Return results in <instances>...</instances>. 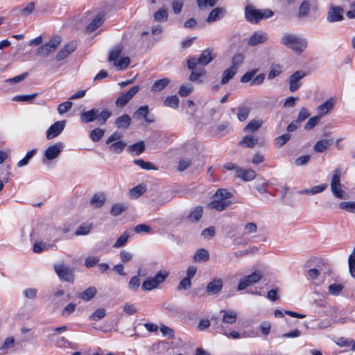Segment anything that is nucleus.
<instances>
[{
    "label": "nucleus",
    "mask_w": 355,
    "mask_h": 355,
    "mask_svg": "<svg viewBox=\"0 0 355 355\" xmlns=\"http://www.w3.org/2000/svg\"><path fill=\"white\" fill-rule=\"evenodd\" d=\"M231 198L232 193L226 189H218L212 196V200L208 204V207L218 211H223L232 204V202L230 200Z\"/></svg>",
    "instance_id": "obj_1"
},
{
    "label": "nucleus",
    "mask_w": 355,
    "mask_h": 355,
    "mask_svg": "<svg viewBox=\"0 0 355 355\" xmlns=\"http://www.w3.org/2000/svg\"><path fill=\"white\" fill-rule=\"evenodd\" d=\"M112 116V112L107 109L99 112L97 109H92L90 110L83 112L80 114V120L82 122L88 123L98 119L99 125H103L106 123L107 120Z\"/></svg>",
    "instance_id": "obj_2"
},
{
    "label": "nucleus",
    "mask_w": 355,
    "mask_h": 355,
    "mask_svg": "<svg viewBox=\"0 0 355 355\" xmlns=\"http://www.w3.org/2000/svg\"><path fill=\"white\" fill-rule=\"evenodd\" d=\"M281 43L298 53L303 52L307 46V41L305 39L291 33L284 34Z\"/></svg>",
    "instance_id": "obj_3"
},
{
    "label": "nucleus",
    "mask_w": 355,
    "mask_h": 355,
    "mask_svg": "<svg viewBox=\"0 0 355 355\" xmlns=\"http://www.w3.org/2000/svg\"><path fill=\"white\" fill-rule=\"evenodd\" d=\"M274 13L269 9L257 10L250 5L245 7V16L246 19L251 23H258L260 20L268 19L273 16Z\"/></svg>",
    "instance_id": "obj_4"
},
{
    "label": "nucleus",
    "mask_w": 355,
    "mask_h": 355,
    "mask_svg": "<svg viewBox=\"0 0 355 355\" xmlns=\"http://www.w3.org/2000/svg\"><path fill=\"white\" fill-rule=\"evenodd\" d=\"M215 58L213 55L212 50L207 49L204 50L200 55L198 58L191 57L187 59V65L190 70L195 69L197 64L206 66L210 63Z\"/></svg>",
    "instance_id": "obj_5"
},
{
    "label": "nucleus",
    "mask_w": 355,
    "mask_h": 355,
    "mask_svg": "<svg viewBox=\"0 0 355 355\" xmlns=\"http://www.w3.org/2000/svg\"><path fill=\"white\" fill-rule=\"evenodd\" d=\"M169 272L165 270L158 271L154 277L147 278L142 284L141 288L146 291H150L157 288L159 285L163 283Z\"/></svg>",
    "instance_id": "obj_6"
},
{
    "label": "nucleus",
    "mask_w": 355,
    "mask_h": 355,
    "mask_svg": "<svg viewBox=\"0 0 355 355\" xmlns=\"http://www.w3.org/2000/svg\"><path fill=\"white\" fill-rule=\"evenodd\" d=\"M340 171L339 169H336L334 171L331 181V190L333 195L339 199L345 200L349 198V195L342 189L340 183Z\"/></svg>",
    "instance_id": "obj_7"
},
{
    "label": "nucleus",
    "mask_w": 355,
    "mask_h": 355,
    "mask_svg": "<svg viewBox=\"0 0 355 355\" xmlns=\"http://www.w3.org/2000/svg\"><path fill=\"white\" fill-rule=\"evenodd\" d=\"M54 270L59 278L70 283L74 282V269L64 264L54 265Z\"/></svg>",
    "instance_id": "obj_8"
},
{
    "label": "nucleus",
    "mask_w": 355,
    "mask_h": 355,
    "mask_svg": "<svg viewBox=\"0 0 355 355\" xmlns=\"http://www.w3.org/2000/svg\"><path fill=\"white\" fill-rule=\"evenodd\" d=\"M140 89L139 85H135L128 91L121 93V94L116 98L115 105L117 107H124L138 93Z\"/></svg>",
    "instance_id": "obj_9"
},
{
    "label": "nucleus",
    "mask_w": 355,
    "mask_h": 355,
    "mask_svg": "<svg viewBox=\"0 0 355 355\" xmlns=\"http://www.w3.org/2000/svg\"><path fill=\"white\" fill-rule=\"evenodd\" d=\"M262 278V275L259 271H255L252 274L244 277L241 279L238 284L237 290L243 291L247 287L258 282Z\"/></svg>",
    "instance_id": "obj_10"
},
{
    "label": "nucleus",
    "mask_w": 355,
    "mask_h": 355,
    "mask_svg": "<svg viewBox=\"0 0 355 355\" xmlns=\"http://www.w3.org/2000/svg\"><path fill=\"white\" fill-rule=\"evenodd\" d=\"M60 42L61 39L60 37H53L49 42L39 47L37 53L40 56H47L56 49Z\"/></svg>",
    "instance_id": "obj_11"
},
{
    "label": "nucleus",
    "mask_w": 355,
    "mask_h": 355,
    "mask_svg": "<svg viewBox=\"0 0 355 355\" xmlns=\"http://www.w3.org/2000/svg\"><path fill=\"white\" fill-rule=\"evenodd\" d=\"M344 10L340 6H331L327 12V20L330 23L343 21Z\"/></svg>",
    "instance_id": "obj_12"
},
{
    "label": "nucleus",
    "mask_w": 355,
    "mask_h": 355,
    "mask_svg": "<svg viewBox=\"0 0 355 355\" xmlns=\"http://www.w3.org/2000/svg\"><path fill=\"white\" fill-rule=\"evenodd\" d=\"M306 73L303 71H297L288 79L289 90L291 92L297 91L301 86L300 80L305 77Z\"/></svg>",
    "instance_id": "obj_13"
},
{
    "label": "nucleus",
    "mask_w": 355,
    "mask_h": 355,
    "mask_svg": "<svg viewBox=\"0 0 355 355\" xmlns=\"http://www.w3.org/2000/svg\"><path fill=\"white\" fill-rule=\"evenodd\" d=\"M268 40V36L266 32L256 31L249 37L247 44L249 46H254L266 43Z\"/></svg>",
    "instance_id": "obj_14"
},
{
    "label": "nucleus",
    "mask_w": 355,
    "mask_h": 355,
    "mask_svg": "<svg viewBox=\"0 0 355 355\" xmlns=\"http://www.w3.org/2000/svg\"><path fill=\"white\" fill-rule=\"evenodd\" d=\"M65 121H59L51 125L46 131V138L51 139L58 136L65 127Z\"/></svg>",
    "instance_id": "obj_15"
},
{
    "label": "nucleus",
    "mask_w": 355,
    "mask_h": 355,
    "mask_svg": "<svg viewBox=\"0 0 355 355\" xmlns=\"http://www.w3.org/2000/svg\"><path fill=\"white\" fill-rule=\"evenodd\" d=\"M223 286V280L220 278H216L208 283L206 287V292L211 295H216L222 290Z\"/></svg>",
    "instance_id": "obj_16"
},
{
    "label": "nucleus",
    "mask_w": 355,
    "mask_h": 355,
    "mask_svg": "<svg viewBox=\"0 0 355 355\" xmlns=\"http://www.w3.org/2000/svg\"><path fill=\"white\" fill-rule=\"evenodd\" d=\"M226 13L227 10L225 8L217 7L210 12L206 21L208 23H213L214 21L220 20L225 17Z\"/></svg>",
    "instance_id": "obj_17"
},
{
    "label": "nucleus",
    "mask_w": 355,
    "mask_h": 355,
    "mask_svg": "<svg viewBox=\"0 0 355 355\" xmlns=\"http://www.w3.org/2000/svg\"><path fill=\"white\" fill-rule=\"evenodd\" d=\"M220 314L222 315V322L229 324H234L238 318L237 313L231 309L220 310Z\"/></svg>",
    "instance_id": "obj_18"
},
{
    "label": "nucleus",
    "mask_w": 355,
    "mask_h": 355,
    "mask_svg": "<svg viewBox=\"0 0 355 355\" xmlns=\"http://www.w3.org/2000/svg\"><path fill=\"white\" fill-rule=\"evenodd\" d=\"M62 145L60 143L50 146L45 151V157L46 159L52 160L55 159L61 153Z\"/></svg>",
    "instance_id": "obj_19"
},
{
    "label": "nucleus",
    "mask_w": 355,
    "mask_h": 355,
    "mask_svg": "<svg viewBox=\"0 0 355 355\" xmlns=\"http://www.w3.org/2000/svg\"><path fill=\"white\" fill-rule=\"evenodd\" d=\"M236 176L243 181H251L256 178V172L252 169L244 170L240 167Z\"/></svg>",
    "instance_id": "obj_20"
},
{
    "label": "nucleus",
    "mask_w": 355,
    "mask_h": 355,
    "mask_svg": "<svg viewBox=\"0 0 355 355\" xmlns=\"http://www.w3.org/2000/svg\"><path fill=\"white\" fill-rule=\"evenodd\" d=\"M97 290L94 286H90L83 292L77 294V297L87 302L92 300L96 294Z\"/></svg>",
    "instance_id": "obj_21"
},
{
    "label": "nucleus",
    "mask_w": 355,
    "mask_h": 355,
    "mask_svg": "<svg viewBox=\"0 0 355 355\" xmlns=\"http://www.w3.org/2000/svg\"><path fill=\"white\" fill-rule=\"evenodd\" d=\"M114 123L118 128L127 129L131 123V118L129 115L124 114L122 116L117 117L115 119Z\"/></svg>",
    "instance_id": "obj_22"
},
{
    "label": "nucleus",
    "mask_w": 355,
    "mask_h": 355,
    "mask_svg": "<svg viewBox=\"0 0 355 355\" xmlns=\"http://www.w3.org/2000/svg\"><path fill=\"white\" fill-rule=\"evenodd\" d=\"M202 207L200 206H197L190 212L187 218L191 223H197L202 218Z\"/></svg>",
    "instance_id": "obj_23"
},
{
    "label": "nucleus",
    "mask_w": 355,
    "mask_h": 355,
    "mask_svg": "<svg viewBox=\"0 0 355 355\" xmlns=\"http://www.w3.org/2000/svg\"><path fill=\"white\" fill-rule=\"evenodd\" d=\"M170 79L164 78L155 81L151 87V91L153 92H158L164 89L169 83Z\"/></svg>",
    "instance_id": "obj_24"
},
{
    "label": "nucleus",
    "mask_w": 355,
    "mask_h": 355,
    "mask_svg": "<svg viewBox=\"0 0 355 355\" xmlns=\"http://www.w3.org/2000/svg\"><path fill=\"white\" fill-rule=\"evenodd\" d=\"M103 21V16L100 15H97L87 26V31L88 33L94 32L97 28L102 25Z\"/></svg>",
    "instance_id": "obj_25"
},
{
    "label": "nucleus",
    "mask_w": 355,
    "mask_h": 355,
    "mask_svg": "<svg viewBox=\"0 0 355 355\" xmlns=\"http://www.w3.org/2000/svg\"><path fill=\"white\" fill-rule=\"evenodd\" d=\"M331 144L332 139H322L315 143L313 149L316 153H322Z\"/></svg>",
    "instance_id": "obj_26"
},
{
    "label": "nucleus",
    "mask_w": 355,
    "mask_h": 355,
    "mask_svg": "<svg viewBox=\"0 0 355 355\" xmlns=\"http://www.w3.org/2000/svg\"><path fill=\"white\" fill-rule=\"evenodd\" d=\"M105 202V197L103 193H96L90 200V204L95 208L102 207Z\"/></svg>",
    "instance_id": "obj_27"
},
{
    "label": "nucleus",
    "mask_w": 355,
    "mask_h": 355,
    "mask_svg": "<svg viewBox=\"0 0 355 355\" xmlns=\"http://www.w3.org/2000/svg\"><path fill=\"white\" fill-rule=\"evenodd\" d=\"M209 259V254L208 251L205 249H198L194 256L193 260L199 262H205L208 261Z\"/></svg>",
    "instance_id": "obj_28"
},
{
    "label": "nucleus",
    "mask_w": 355,
    "mask_h": 355,
    "mask_svg": "<svg viewBox=\"0 0 355 355\" xmlns=\"http://www.w3.org/2000/svg\"><path fill=\"white\" fill-rule=\"evenodd\" d=\"M327 187V184H322L317 186H314L311 189L300 191L299 193L301 194H311L314 195L324 191Z\"/></svg>",
    "instance_id": "obj_29"
},
{
    "label": "nucleus",
    "mask_w": 355,
    "mask_h": 355,
    "mask_svg": "<svg viewBox=\"0 0 355 355\" xmlns=\"http://www.w3.org/2000/svg\"><path fill=\"white\" fill-rule=\"evenodd\" d=\"M236 70L234 69H232L231 67L225 69L223 74H222V78L220 80L221 85H225L227 84L230 80H231L236 73Z\"/></svg>",
    "instance_id": "obj_30"
},
{
    "label": "nucleus",
    "mask_w": 355,
    "mask_h": 355,
    "mask_svg": "<svg viewBox=\"0 0 355 355\" xmlns=\"http://www.w3.org/2000/svg\"><path fill=\"white\" fill-rule=\"evenodd\" d=\"M206 73V71L203 68L196 67L195 69L192 70L191 73L189 76V80L192 82L202 83V80H198L200 77L203 76Z\"/></svg>",
    "instance_id": "obj_31"
},
{
    "label": "nucleus",
    "mask_w": 355,
    "mask_h": 355,
    "mask_svg": "<svg viewBox=\"0 0 355 355\" xmlns=\"http://www.w3.org/2000/svg\"><path fill=\"white\" fill-rule=\"evenodd\" d=\"M146 187L142 184H138L130 190V198L136 199L146 191Z\"/></svg>",
    "instance_id": "obj_32"
},
{
    "label": "nucleus",
    "mask_w": 355,
    "mask_h": 355,
    "mask_svg": "<svg viewBox=\"0 0 355 355\" xmlns=\"http://www.w3.org/2000/svg\"><path fill=\"white\" fill-rule=\"evenodd\" d=\"M257 139H255L252 136L247 135L242 139V140L239 142V144L246 148H253L257 144Z\"/></svg>",
    "instance_id": "obj_33"
},
{
    "label": "nucleus",
    "mask_w": 355,
    "mask_h": 355,
    "mask_svg": "<svg viewBox=\"0 0 355 355\" xmlns=\"http://www.w3.org/2000/svg\"><path fill=\"white\" fill-rule=\"evenodd\" d=\"M128 209V205L125 203H116L114 204L110 213L114 216H117L122 212Z\"/></svg>",
    "instance_id": "obj_34"
},
{
    "label": "nucleus",
    "mask_w": 355,
    "mask_h": 355,
    "mask_svg": "<svg viewBox=\"0 0 355 355\" xmlns=\"http://www.w3.org/2000/svg\"><path fill=\"white\" fill-rule=\"evenodd\" d=\"M125 146H126L125 142L119 141H116V142L112 144L110 146L109 149L113 153L119 154V153H121L123 150V149L125 148Z\"/></svg>",
    "instance_id": "obj_35"
},
{
    "label": "nucleus",
    "mask_w": 355,
    "mask_h": 355,
    "mask_svg": "<svg viewBox=\"0 0 355 355\" xmlns=\"http://www.w3.org/2000/svg\"><path fill=\"white\" fill-rule=\"evenodd\" d=\"M250 112V108L247 106H240L238 107L237 116L240 121H244L247 119Z\"/></svg>",
    "instance_id": "obj_36"
},
{
    "label": "nucleus",
    "mask_w": 355,
    "mask_h": 355,
    "mask_svg": "<svg viewBox=\"0 0 355 355\" xmlns=\"http://www.w3.org/2000/svg\"><path fill=\"white\" fill-rule=\"evenodd\" d=\"M164 105L165 106L176 109L178 107L179 98L176 95L168 96L165 99V101L164 102Z\"/></svg>",
    "instance_id": "obj_37"
},
{
    "label": "nucleus",
    "mask_w": 355,
    "mask_h": 355,
    "mask_svg": "<svg viewBox=\"0 0 355 355\" xmlns=\"http://www.w3.org/2000/svg\"><path fill=\"white\" fill-rule=\"evenodd\" d=\"M310 11V3L308 1H304L300 6L298 17L303 18L307 17Z\"/></svg>",
    "instance_id": "obj_38"
},
{
    "label": "nucleus",
    "mask_w": 355,
    "mask_h": 355,
    "mask_svg": "<svg viewBox=\"0 0 355 355\" xmlns=\"http://www.w3.org/2000/svg\"><path fill=\"white\" fill-rule=\"evenodd\" d=\"M334 103L332 101L328 100L318 107V112L320 113V116L324 115L333 107Z\"/></svg>",
    "instance_id": "obj_39"
},
{
    "label": "nucleus",
    "mask_w": 355,
    "mask_h": 355,
    "mask_svg": "<svg viewBox=\"0 0 355 355\" xmlns=\"http://www.w3.org/2000/svg\"><path fill=\"white\" fill-rule=\"evenodd\" d=\"M128 149L130 152L135 153V155H139L145 150V144L144 141H141L130 146Z\"/></svg>",
    "instance_id": "obj_40"
},
{
    "label": "nucleus",
    "mask_w": 355,
    "mask_h": 355,
    "mask_svg": "<svg viewBox=\"0 0 355 355\" xmlns=\"http://www.w3.org/2000/svg\"><path fill=\"white\" fill-rule=\"evenodd\" d=\"M105 134V130L101 128H95L90 132V138L94 142L101 139Z\"/></svg>",
    "instance_id": "obj_41"
},
{
    "label": "nucleus",
    "mask_w": 355,
    "mask_h": 355,
    "mask_svg": "<svg viewBox=\"0 0 355 355\" xmlns=\"http://www.w3.org/2000/svg\"><path fill=\"white\" fill-rule=\"evenodd\" d=\"M154 19L157 21H164L168 19V11L166 8H161L154 14Z\"/></svg>",
    "instance_id": "obj_42"
},
{
    "label": "nucleus",
    "mask_w": 355,
    "mask_h": 355,
    "mask_svg": "<svg viewBox=\"0 0 355 355\" xmlns=\"http://www.w3.org/2000/svg\"><path fill=\"white\" fill-rule=\"evenodd\" d=\"M321 116L317 115L310 118L304 125L305 130H310L314 128L320 122Z\"/></svg>",
    "instance_id": "obj_43"
},
{
    "label": "nucleus",
    "mask_w": 355,
    "mask_h": 355,
    "mask_svg": "<svg viewBox=\"0 0 355 355\" xmlns=\"http://www.w3.org/2000/svg\"><path fill=\"white\" fill-rule=\"evenodd\" d=\"M341 209L346 210L351 213H355V201H343L339 204Z\"/></svg>",
    "instance_id": "obj_44"
},
{
    "label": "nucleus",
    "mask_w": 355,
    "mask_h": 355,
    "mask_svg": "<svg viewBox=\"0 0 355 355\" xmlns=\"http://www.w3.org/2000/svg\"><path fill=\"white\" fill-rule=\"evenodd\" d=\"M149 109L148 105L139 107L135 112L134 115L137 119H144L148 116Z\"/></svg>",
    "instance_id": "obj_45"
},
{
    "label": "nucleus",
    "mask_w": 355,
    "mask_h": 355,
    "mask_svg": "<svg viewBox=\"0 0 355 355\" xmlns=\"http://www.w3.org/2000/svg\"><path fill=\"white\" fill-rule=\"evenodd\" d=\"M243 60L244 55L242 53H238L234 55L232 58V66L230 67L237 71L238 67L242 64Z\"/></svg>",
    "instance_id": "obj_46"
},
{
    "label": "nucleus",
    "mask_w": 355,
    "mask_h": 355,
    "mask_svg": "<svg viewBox=\"0 0 355 355\" xmlns=\"http://www.w3.org/2000/svg\"><path fill=\"white\" fill-rule=\"evenodd\" d=\"M37 152V150L36 149H33L32 150L28 152L26 155V156L22 159H21L19 162H18L17 163V166L18 167H22L24 166H26L28 164L30 159L35 155Z\"/></svg>",
    "instance_id": "obj_47"
},
{
    "label": "nucleus",
    "mask_w": 355,
    "mask_h": 355,
    "mask_svg": "<svg viewBox=\"0 0 355 355\" xmlns=\"http://www.w3.org/2000/svg\"><path fill=\"white\" fill-rule=\"evenodd\" d=\"M349 270L352 277L355 278V246L348 259Z\"/></svg>",
    "instance_id": "obj_48"
},
{
    "label": "nucleus",
    "mask_w": 355,
    "mask_h": 355,
    "mask_svg": "<svg viewBox=\"0 0 355 355\" xmlns=\"http://www.w3.org/2000/svg\"><path fill=\"white\" fill-rule=\"evenodd\" d=\"M261 125V122L259 121L252 120L245 127V131H249L251 132H254L257 130Z\"/></svg>",
    "instance_id": "obj_49"
},
{
    "label": "nucleus",
    "mask_w": 355,
    "mask_h": 355,
    "mask_svg": "<svg viewBox=\"0 0 355 355\" xmlns=\"http://www.w3.org/2000/svg\"><path fill=\"white\" fill-rule=\"evenodd\" d=\"M193 90V87L191 84L183 85L180 86L178 94L182 96H188Z\"/></svg>",
    "instance_id": "obj_50"
},
{
    "label": "nucleus",
    "mask_w": 355,
    "mask_h": 355,
    "mask_svg": "<svg viewBox=\"0 0 355 355\" xmlns=\"http://www.w3.org/2000/svg\"><path fill=\"white\" fill-rule=\"evenodd\" d=\"M133 162L136 165L139 166V167H141L143 169H146V170L155 169V166L152 163L148 162H145L144 160H143L141 159H135L133 161Z\"/></svg>",
    "instance_id": "obj_51"
},
{
    "label": "nucleus",
    "mask_w": 355,
    "mask_h": 355,
    "mask_svg": "<svg viewBox=\"0 0 355 355\" xmlns=\"http://www.w3.org/2000/svg\"><path fill=\"white\" fill-rule=\"evenodd\" d=\"M130 60L128 57H123L114 62V65L120 70H124L130 64Z\"/></svg>",
    "instance_id": "obj_52"
},
{
    "label": "nucleus",
    "mask_w": 355,
    "mask_h": 355,
    "mask_svg": "<svg viewBox=\"0 0 355 355\" xmlns=\"http://www.w3.org/2000/svg\"><path fill=\"white\" fill-rule=\"evenodd\" d=\"M121 51L122 48L119 46L113 48L109 54L108 60L110 62L115 61L120 56Z\"/></svg>",
    "instance_id": "obj_53"
},
{
    "label": "nucleus",
    "mask_w": 355,
    "mask_h": 355,
    "mask_svg": "<svg viewBox=\"0 0 355 355\" xmlns=\"http://www.w3.org/2000/svg\"><path fill=\"white\" fill-rule=\"evenodd\" d=\"M184 5L183 0H172L171 6L175 14H180Z\"/></svg>",
    "instance_id": "obj_54"
},
{
    "label": "nucleus",
    "mask_w": 355,
    "mask_h": 355,
    "mask_svg": "<svg viewBox=\"0 0 355 355\" xmlns=\"http://www.w3.org/2000/svg\"><path fill=\"white\" fill-rule=\"evenodd\" d=\"M344 288V286L341 284H333L329 286V293L333 295H338Z\"/></svg>",
    "instance_id": "obj_55"
},
{
    "label": "nucleus",
    "mask_w": 355,
    "mask_h": 355,
    "mask_svg": "<svg viewBox=\"0 0 355 355\" xmlns=\"http://www.w3.org/2000/svg\"><path fill=\"white\" fill-rule=\"evenodd\" d=\"M291 138L289 134H284L275 139V145L278 148L282 147Z\"/></svg>",
    "instance_id": "obj_56"
},
{
    "label": "nucleus",
    "mask_w": 355,
    "mask_h": 355,
    "mask_svg": "<svg viewBox=\"0 0 355 355\" xmlns=\"http://www.w3.org/2000/svg\"><path fill=\"white\" fill-rule=\"evenodd\" d=\"M72 105V103L69 101L62 103L58 107V112L60 114H63L71 108Z\"/></svg>",
    "instance_id": "obj_57"
},
{
    "label": "nucleus",
    "mask_w": 355,
    "mask_h": 355,
    "mask_svg": "<svg viewBox=\"0 0 355 355\" xmlns=\"http://www.w3.org/2000/svg\"><path fill=\"white\" fill-rule=\"evenodd\" d=\"M106 315V311L104 309H96L90 316L89 318L93 320H98L103 318Z\"/></svg>",
    "instance_id": "obj_58"
},
{
    "label": "nucleus",
    "mask_w": 355,
    "mask_h": 355,
    "mask_svg": "<svg viewBox=\"0 0 355 355\" xmlns=\"http://www.w3.org/2000/svg\"><path fill=\"white\" fill-rule=\"evenodd\" d=\"M139 286L140 280L137 276L132 277L128 283V288L133 291H137Z\"/></svg>",
    "instance_id": "obj_59"
},
{
    "label": "nucleus",
    "mask_w": 355,
    "mask_h": 355,
    "mask_svg": "<svg viewBox=\"0 0 355 355\" xmlns=\"http://www.w3.org/2000/svg\"><path fill=\"white\" fill-rule=\"evenodd\" d=\"M128 240V235L127 233H123L121 234L119 238L116 240V243L114 244L113 247L115 248H118L122 246H124Z\"/></svg>",
    "instance_id": "obj_60"
},
{
    "label": "nucleus",
    "mask_w": 355,
    "mask_h": 355,
    "mask_svg": "<svg viewBox=\"0 0 355 355\" xmlns=\"http://www.w3.org/2000/svg\"><path fill=\"white\" fill-rule=\"evenodd\" d=\"M123 310L128 315H133L137 312V307L133 304L130 302H126L124 304Z\"/></svg>",
    "instance_id": "obj_61"
},
{
    "label": "nucleus",
    "mask_w": 355,
    "mask_h": 355,
    "mask_svg": "<svg viewBox=\"0 0 355 355\" xmlns=\"http://www.w3.org/2000/svg\"><path fill=\"white\" fill-rule=\"evenodd\" d=\"M257 232V226L254 223H248L244 226L243 234H250Z\"/></svg>",
    "instance_id": "obj_62"
},
{
    "label": "nucleus",
    "mask_w": 355,
    "mask_h": 355,
    "mask_svg": "<svg viewBox=\"0 0 355 355\" xmlns=\"http://www.w3.org/2000/svg\"><path fill=\"white\" fill-rule=\"evenodd\" d=\"M92 230L91 225H80L75 232L76 236L85 235L87 234Z\"/></svg>",
    "instance_id": "obj_63"
},
{
    "label": "nucleus",
    "mask_w": 355,
    "mask_h": 355,
    "mask_svg": "<svg viewBox=\"0 0 355 355\" xmlns=\"http://www.w3.org/2000/svg\"><path fill=\"white\" fill-rule=\"evenodd\" d=\"M191 286V281L189 278L184 277L178 286V290H187Z\"/></svg>",
    "instance_id": "obj_64"
}]
</instances>
